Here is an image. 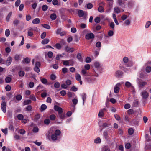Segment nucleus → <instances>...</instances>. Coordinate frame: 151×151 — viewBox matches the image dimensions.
<instances>
[{"label": "nucleus", "mask_w": 151, "mask_h": 151, "mask_svg": "<svg viewBox=\"0 0 151 151\" xmlns=\"http://www.w3.org/2000/svg\"><path fill=\"white\" fill-rule=\"evenodd\" d=\"M122 63H124L123 64L127 67H132L133 65V62L129 60L128 58L127 57H124L123 58Z\"/></svg>", "instance_id": "f257e3e1"}, {"label": "nucleus", "mask_w": 151, "mask_h": 151, "mask_svg": "<svg viewBox=\"0 0 151 151\" xmlns=\"http://www.w3.org/2000/svg\"><path fill=\"white\" fill-rule=\"evenodd\" d=\"M94 72H101L102 70V65L98 62L96 61L94 63Z\"/></svg>", "instance_id": "f03ea898"}, {"label": "nucleus", "mask_w": 151, "mask_h": 151, "mask_svg": "<svg viewBox=\"0 0 151 151\" xmlns=\"http://www.w3.org/2000/svg\"><path fill=\"white\" fill-rule=\"evenodd\" d=\"M145 138L146 141L145 148L147 149H151V138L149 137L147 134H146L145 135Z\"/></svg>", "instance_id": "7ed1b4c3"}, {"label": "nucleus", "mask_w": 151, "mask_h": 151, "mask_svg": "<svg viewBox=\"0 0 151 151\" xmlns=\"http://www.w3.org/2000/svg\"><path fill=\"white\" fill-rule=\"evenodd\" d=\"M61 134V131L58 129L56 130L54 133H53L51 136V139L53 140H56L57 139L58 136Z\"/></svg>", "instance_id": "20e7f679"}, {"label": "nucleus", "mask_w": 151, "mask_h": 151, "mask_svg": "<svg viewBox=\"0 0 151 151\" xmlns=\"http://www.w3.org/2000/svg\"><path fill=\"white\" fill-rule=\"evenodd\" d=\"M98 76V74L97 73L91 74V77L87 79L88 82L89 83L94 82L96 80V77Z\"/></svg>", "instance_id": "39448f33"}, {"label": "nucleus", "mask_w": 151, "mask_h": 151, "mask_svg": "<svg viewBox=\"0 0 151 151\" xmlns=\"http://www.w3.org/2000/svg\"><path fill=\"white\" fill-rule=\"evenodd\" d=\"M41 65V64L39 62H36L35 63V66L34 68V70L37 72L39 73L40 71L39 68Z\"/></svg>", "instance_id": "423d86ee"}, {"label": "nucleus", "mask_w": 151, "mask_h": 151, "mask_svg": "<svg viewBox=\"0 0 151 151\" xmlns=\"http://www.w3.org/2000/svg\"><path fill=\"white\" fill-rule=\"evenodd\" d=\"M63 64L65 66H73L74 64V62L73 60H70L64 61L63 62Z\"/></svg>", "instance_id": "0eeeda50"}, {"label": "nucleus", "mask_w": 151, "mask_h": 151, "mask_svg": "<svg viewBox=\"0 0 151 151\" xmlns=\"http://www.w3.org/2000/svg\"><path fill=\"white\" fill-rule=\"evenodd\" d=\"M140 95L143 99H146L149 96V93L145 90H143L140 93Z\"/></svg>", "instance_id": "6e6552de"}, {"label": "nucleus", "mask_w": 151, "mask_h": 151, "mask_svg": "<svg viewBox=\"0 0 151 151\" xmlns=\"http://www.w3.org/2000/svg\"><path fill=\"white\" fill-rule=\"evenodd\" d=\"M122 83H118L115 86L114 88V91L115 93H119L120 89L119 87Z\"/></svg>", "instance_id": "1a4fd4ad"}, {"label": "nucleus", "mask_w": 151, "mask_h": 151, "mask_svg": "<svg viewBox=\"0 0 151 151\" xmlns=\"http://www.w3.org/2000/svg\"><path fill=\"white\" fill-rule=\"evenodd\" d=\"M94 35L92 33H88L85 35V38L87 40L92 39L94 38Z\"/></svg>", "instance_id": "9d476101"}, {"label": "nucleus", "mask_w": 151, "mask_h": 151, "mask_svg": "<svg viewBox=\"0 0 151 151\" xmlns=\"http://www.w3.org/2000/svg\"><path fill=\"white\" fill-rule=\"evenodd\" d=\"M106 111V109L104 108L100 110L98 114V116L99 117L102 118L104 116V112Z\"/></svg>", "instance_id": "9b49d317"}, {"label": "nucleus", "mask_w": 151, "mask_h": 151, "mask_svg": "<svg viewBox=\"0 0 151 151\" xmlns=\"http://www.w3.org/2000/svg\"><path fill=\"white\" fill-rule=\"evenodd\" d=\"M54 109L55 111L58 112V114L63 113V109L57 105H54Z\"/></svg>", "instance_id": "f8f14e48"}, {"label": "nucleus", "mask_w": 151, "mask_h": 151, "mask_svg": "<svg viewBox=\"0 0 151 151\" xmlns=\"http://www.w3.org/2000/svg\"><path fill=\"white\" fill-rule=\"evenodd\" d=\"M103 137L106 140H109L110 139V138L108 135V132L107 131H104L103 132Z\"/></svg>", "instance_id": "ddd939ff"}, {"label": "nucleus", "mask_w": 151, "mask_h": 151, "mask_svg": "<svg viewBox=\"0 0 151 151\" xmlns=\"http://www.w3.org/2000/svg\"><path fill=\"white\" fill-rule=\"evenodd\" d=\"M147 83L145 81H141L139 82L138 86L140 89H142L145 85H146Z\"/></svg>", "instance_id": "4468645a"}, {"label": "nucleus", "mask_w": 151, "mask_h": 151, "mask_svg": "<svg viewBox=\"0 0 151 151\" xmlns=\"http://www.w3.org/2000/svg\"><path fill=\"white\" fill-rule=\"evenodd\" d=\"M6 103L5 102H3L1 103V109L3 112L5 113L6 112Z\"/></svg>", "instance_id": "2eb2a0df"}, {"label": "nucleus", "mask_w": 151, "mask_h": 151, "mask_svg": "<svg viewBox=\"0 0 151 151\" xmlns=\"http://www.w3.org/2000/svg\"><path fill=\"white\" fill-rule=\"evenodd\" d=\"M12 60V58L10 56H9L8 58L6 63L7 66H8L11 64Z\"/></svg>", "instance_id": "dca6fc26"}, {"label": "nucleus", "mask_w": 151, "mask_h": 151, "mask_svg": "<svg viewBox=\"0 0 151 151\" xmlns=\"http://www.w3.org/2000/svg\"><path fill=\"white\" fill-rule=\"evenodd\" d=\"M123 73L122 71L120 70H117L115 72V76L117 78L121 77L122 76Z\"/></svg>", "instance_id": "f3484780"}, {"label": "nucleus", "mask_w": 151, "mask_h": 151, "mask_svg": "<svg viewBox=\"0 0 151 151\" xmlns=\"http://www.w3.org/2000/svg\"><path fill=\"white\" fill-rule=\"evenodd\" d=\"M58 118L61 119H64L66 118V116L65 113H59L58 114Z\"/></svg>", "instance_id": "a211bd4d"}, {"label": "nucleus", "mask_w": 151, "mask_h": 151, "mask_svg": "<svg viewBox=\"0 0 151 151\" xmlns=\"http://www.w3.org/2000/svg\"><path fill=\"white\" fill-rule=\"evenodd\" d=\"M65 50L67 52H70L72 53L74 51V49L73 48H70L68 46H67L65 48Z\"/></svg>", "instance_id": "6ab92c4d"}, {"label": "nucleus", "mask_w": 151, "mask_h": 151, "mask_svg": "<svg viewBox=\"0 0 151 151\" xmlns=\"http://www.w3.org/2000/svg\"><path fill=\"white\" fill-rule=\"evenodd\" d=\"M40 20L39 18H37L34 19L32 21V23L34 24H37L40 23Z\"/></svg>", "instance_id": "aec40b11"}, {"label": "nucleus", "mask_w": 151, "mask_h": 151, "mask_svg": "<svg viewBox=\"0 0 151 151\" xmlns=\"http://www.w3.org/2000/svg\"><path fill=\"white\" fill-rule=\"evenodd\" d=\"M114 32L112 30H109L108 32V35L105 36L106 38H107L109 37H112L114 35Z\"/></svg>", "instance_id": "412c9836"}, {"label": "nucleus", "mask_w": 151, "mask_h": 151, "mask_svg": "<svg viewBox=\"0 0 151 151\" xmlns=\"http://www.w3.org/2000/svg\"><path fill=\"white\" fill-rule=\"evenodd\" d=\"M50 41L49 39L47 38H45L43 40L42 42L41 43L42 44L44 45L48 43Z\"/></svg>", "instance_id": "4be33fe9"}, {"label": "nucleus", "mask_w": 151, "mask_h": 151, "mask_svg": "<svg viewBox=\"0 0 151 151\" xmlns=\"http://www.w3.org/2000/svg\"><path fill=\"white\" fill-rule=\"evenodd\" d=\"M101 142V140L100 138L98 137L94 140V142L96 144H99Z\"/></svg>", "instance_id": "5701e85b"}, {"label": "nucleus", "mask_w": 151, "mask_h": 151, "mask_svg": "<svg viewBox=\"0 0 151 151\" xmlns=\"http://www.w3.org/2000/svg\"><path fill=\"white\" fill-rule=\"evenodd\" d=\"M134 2L132 1H130L128 2L127 5L130 8L132 7L134 5Z\"/></svg>", "instance_id": "b1692460"}, {"label": "nucleus", "mask_w": 151, "mask_h": 151, "mask_svg": "<svg viewBox=\"0 0 151 151\" xmlns=\"http://www.w3.org/2000/svg\"><path fill=\"white\" fill-rule=\"evenodd\" d=\"M50 18L53 20H55L57 18L56 15L55 13L52 14L50 15Z\"/></svg>", "instance_id": "393cba45"}, {"label": "nucleus", "mask_w": 151, "mask_h": 151, "mask_svg": "<svg viewBox=\"0 0 151 151\" xmlns=\"http://www.w3.org/2000/svg\"><path fill=\"white\" fill-rule=\"evenodd\" d=\"M78 15L80 17H82L83 16L84 14V12L82 10H79L78 13Z\"/></svg>", "instance_id": "a878e982"}, {"label": "nucleus", "mask_w": 151, "mask_h": 151, "mask_svg": "<svg viewBox=\"0 0 151 151\" xmlns=\"http://www.w3.org/2000/svg\"><path fill=\"white\" fill-rule=\"evenodd\" d=\"M114 11L115 13L117 14L119 13L121 11L119 7H115L114 8Z\"/></svg>", "instance_id": "bb28decb"}, {"label": "nucleus", "mask_w": 151, "mask_h": 151, "mask_svg": "<svg viewBox=\"0 0 151 151\" xmlns=\"http://www.w3.org/2000/svg\"><path fill=\"white\" fill-rule=\"evenodd\" d=\"M47 106L45 104H43L41 106V111H43L47 108Z\"/></svg>", "instance_id": "cd10ccee"}, {"label": "nucleus", "mask_w": 151, "mask_h": 151, "mask_svg": "<svg viewBox=\"0 0 151 151\" xmlns=\"http://www.w3.org/2000/svg\"><path fill=\"white\" fill-rule=\"evenodd\" d=\"M81 73L84 76H86L87 72L86 70H85L82 69L81 70Z\"/></svg>", "instance_id": "c85d7f7f"}, {"label": "nucleus", "mask_w": 151, "mask_h": 151, "mask_svg": "<svg viewBox=\"0 0 151 151\" xmlns=\"http://www.w3.org/2000/svg\"><path fill=\"white\" fill-rule=\"evenodd\" d=\"M125 85V86L127 88H129L130 87H133V86H132V84L130 83L128 81L126 82Z\"/></svg>", "instance_id": "c756f323"}, {"label": "nucleus", "mask_w": 151, "mask_h": 151, "mask_svg": "<svg viewBox=\"0 0 151 151\" xmlns=\"http://www.w3.org/2000/svg\"><path fill=\"white\" fill-rule=\"evenodd\" d=\"M12 12H10L9 14H8L7 15L6 17V20L8 22L10 19V17H11L12 15Z\"/></svg>", "instance_id": "7c9ffc66"}, {"label": "nucleus", "mask_w": 151, "mask_h": 151, "mask_svg": "<svg viewBox=\"0 0 151 151\" xmlns=\"http://www.w3.org/2000/svg\"><path fill=\"white\" fill-rule=\"evenodd\" d=\"M32 30H30V28L28 31V36L30 37H32L33 35V33L32 31Z\"/></svg>", "instance_id": "2f4dec72"}, {"label": "nucleus", "mask_w": 151, "mask_h": 151, "mask_svg": "<svg viewBox=\"0 0 151 151\" xmlns=\"http://www.w3.org/2000/svg\"><path fill=\"white\" fill-rule=\"evenodd\" d=\"M82 99L83 101V104H84V102L86 99V94L85 93H83L82 94Z\"/></svg>", "instance_id": "473e14b6"}, {"label": "nucleus", "mask_w": 151, "mask_h": 151, "mask_svg": "<svg viewBox=\"0 0 151 151\" xmlns=\"http://www.w3.org/2000/svg\"><path fill=\"white\" fill-rule=\"evenodd\" d=\"M76 79L78 81H80L81 80V76L79 74H76L75 76Z\"/></svg>", "instance_id": "72a5a7b5"}, {"label": "nucleus", "mask_w": 151, "mask_h": 151, "mask_svg": "<svg viewBox=\"0 0 151 151\" xmlns=\"http://www.w3.org/2000/svg\"><path fill=\"white\" fill-rule=\"evenodd\" d=\"M151 25V22L150 21H147L145 25V28H147L149 27V26Z\"/></svg>", "instance_id": "f704fd0d"}, {"label": "nucleus", "mask_w": 151, "mask_h": 151, "mask_svg": "<svg viewBox=\"0 0 151 151\" xmlns=\"http://www.w3.org/2000/svg\"><path fill=\"white\" fill-rule=\"evenodd\" d=\"M98 10L100 12H104V8L101 6H100L98 8Z\"/></svg>", "instance_id": "c9c22d12"}, {"label": "nucleus", "mask_w": 151, "mask_h": 151, "mask_svg": "<svg viewBox=\"0 0 151 151\" xmlns=\"http://www.w3.org/2000/svg\"><path fill=\"white\" fill-rule=\"evenodd\" d=\"M10 34V31L9 29H6L5 31V35L6 37H8L9 36Z\"/></svg>", "instance_id": "e433bc0d"}, {"label": "nucleus", "mask_w": 151, "mask_h": 151, "mask_svg": "<svg viewBox=\"0 0 151 151\" xmlns=\"http://www.w3.org/2000/svg\"><path fill=\"white\" fill-rule=\"evenodd\" d=\"M41 25L45 28L47 29H50V26L47 24H42Z\"/></svg>", "instance_id": "4c0bfd02"}, {"label": "nucleus", "mask_w": 151, "mask_h": 151, "mask_svg": "<svg viewBox=\"0 0 151 151\" xmlns=\"http://www.w3.org/2000/svg\"><path fill=\"white\" fill-rule=\"evenodd\" d=\"M31 101L30 100H26L24 101V105H25L28 104H30Z\"/></svg>", "instance_id": "58836bf2"}, {"label": "nucleus", "mask_w": 151, "mask_h": 151, "mask_svg": "<svg viewBox=\"0 0 151 151\" xmlns=\"http://www.w3.org/2000/svg\"><path fill=\"white\" fill-rule=\"evenodd\" d=\"M40 80L41 82L44 84H46L47 82V80L45 78L41 79Z\"/></svg>", "instance_id": "ea45409f"}, {"label": "nucleus", "mask_w": 151, "mask_h": 151, "mask_svg": "<svg viewBox=\"0 0 151 151\" xmlns=\"http://www.w3.org/2000/svg\"><path fill=\"white\" fill-rule=\"evenodd\" d=\"M30 99L32 100L35 101L36 100L35 96L34 95H31L30 96Z\"/></svg>", "instance_id": "a19ab883"}, {"label": "nucleus", "mask_w": 151, "mask_h": 151, "mask_svg": "<svg viewBox=\"0 0 151 151\" xmlns=\"http://www.w3.org/2000/svg\"><path fill=\"white\" fill-rule=\"evenodd\" d=\"M85 70H89L90 68V66L89 64H86L84 66Z\"/></svg>", "instance_id": "79ce46f5"}, {"label": "nucleus", "mask_w": 151, "mask_h": 151, "mask_svg": "<svg viewBox=\"0 0 151 151\" xmlns=\"http://www.w3.org/2000/svg\"><path fill=\"white\" fill-rule=\"evenodd\" d=\"M72 101L73 104L74 105H76L77 104L78 102V99H75V98L73 99L72 100Z\"/></svg>", "instance_id": "37998d69"}, {"label": "nucleus", "mask_w": 151, "mask_h": 151, "mask_svg": "<svg viewBox=\"0 0 151 151\" xmlns=\"http://www.w3.org/2000/svg\"><path fill=\"white\" fill-rule=\"evenodd\" d=\"M123 0H118V4L119 6H121L122 5L124 4L125 3L123 1Z\"/></svg>", "instance_id": "c03bdc74"}, {"label": "nucleus", "mask_w": 151, "mask_h": 151, "mask_svg": "<svg viewBox=\"0 0 151 151\" xmlns=\"http://www.w3.org/2000/svg\"><path fill=\"white\" fill-rule=\"evenodd\" d=\"M47 55L49 58H51L53 57V53L51 51H49L48 52Z\"/></svg>", "instance_id": "a18cd8bd"}, {"label": "nucleus", "mask_w": 151, "mask_h": 151, "mask_svg": "<svg viewBox=\"0 0 151 151\" xmlns=\"http://www.w3.org/2000/svg\"><path fill=\"white\" fill-rule=\"evenodd\" d=\"M48 8V6L46 5H43L42 7V10L44 11H45L47 10Z\"/></svg>", "instance_id": "49530a36"}, {"label": "nucleus", "mask_w": 151, "mask_h": 151, "mask_svg": "<svg viewBox=\"0 0 151 151\" xmlns=\"http://www.w3.org/2000/svg\"><path fill=\"white\" fill-rule=\"evenodd\" d=\"M101 151H110L109 148L106 146L104 147Z\"/></svg>", "instance_id": "de8ad7c7"}, {"label": "nucleus", "mask_w": 151, "mask_h": 151, "mask_svg": "<svg viewBox=\"0 0 151 151\" xmlns=\"http://www.w3.org/2000/svg\"><path fill=\"white\" fill-rule=\"evenodd\" d=\"M130 105L127 103L124 106V108L126 109H128L130 108Z\"/></svg>", "instance_id": "09e8293b"}, {"label": "nucleus", "mask_w": 151, "mask_h": 151, "mask_svg": "<svg viewBox=\"0 0 151 151\" xmlns=\"http://www.w3.org/2000/svg\"><path fill=\"white\" fill-rule=\"evenodd\" d=\"M131 145L129 143H127L125 145V147L126 149H129L131 147Z\"/></svg>", "instance_id": "8fccbe9b"}, {"label": "nucleus", "mask_w": 151, "mask_h": 151, "mask_svg": "<svg viewBox=\"0 0 151 151\" xmlns=\"http://www.w3.org/2000/svg\"><path fill=\"white\" fill-rule=\"evenodd\" d=\"M95 22L97 23H99L100 21V18L99 17H97L95 18L94 19Z\"/></svg>", "instance_id": "3c124183"}, {"label": "nucleus", "mask_w": 151, "mask_h": 151, "mask_svg": "<svg viewBox=\"0 0 151 151\" xmlns=\"http://www.w3.org/2000/svg\"><path fill=\"white\" fill-rule=\"evenodd\" d=\"M19 76H20L22 77L25 74V73L23 71H20L19 72Z\"/></svg>", "instance_id": "603ef678"}, {"label": "nucleus", "mask_w": 151, "mask_h": 151, "mask_svg": "<svg viewBox=\"0 0 151 151\" xmlns=\"http://www.w3.org/2000/svg\"><path fill=\"white\" fill-rule=\"evenodd\" d=\"M24 118L23 115L22 114H19L17 115L18 119L19 120H22Z\"/></svg>", "instance_id": "864d4df0"}, {"label": "nucleus", "mask_w": 151, "mask_h": 151, "mask_svg": "<svg viewBox=\"0 0 151 151\" xmlns=\"http://www.w3.org/2000/svg\"><path fill=\"white\" fill-rule=\"evenodd\" d=\"M91 61V59L90 57H87L85 60V62L87 63H89Z\"/></svg>", "instance_id": "5fc2aeb1"}, {"label": "nucleus", "mask_w": 151, "mask_h": 151, "mask_svg": "<svg viewBox=\"0 0 151 151\" xmlns=\"http://www.w3.org/2000/svg\"><path fill=\"white\" fill-rule=\"evenodd\" d=\"M54 47H55L57 49H60L61 48V46L60 45L59 43H57L54 46Z\"/></svg>", "instance_id": "6e6d98bb"}, {"label": "nucleus", "mask_w": 151, "mask_h": 151, "mask_svg": "<svg viewBox=\"0 0 151 151\" xmlns=\"http://www.w3.org/2000/svg\"><path fill=\"white\" fill-rule=\"evenodd\" d=\"M60 83L59 82H57L55 83L54 87L56 88H58L60 86Z\"/></svg>", "instance_id": "4d7b16f0"}, {"label": "nucleus", "mask_w": 151, "mask_h": 151, "mask_svg": "<svg viewBox=\"0 0 151 151\" xmlns=\"http://www.w3.org/2000/svg\"><path fill=\"white\" fill-rule=\"evenodd\" d=\"M20 0H17L15 3V6L16 7H18L20 4Z\"/></svg>", "instance_id": "13d9d810"}, {"label": "nucleus", "mask_w": 151, "mask_h": 151, "mask_svg": "<svg viewBox=\"0 0 151 151\" xmlns=\"http://www.w3.org/2000/svg\"><path fill=\"white\" fill-rule=\"evenodd\" d=\"M93 6V5L91 3H88L87 4V7L88 9H91Z\"/></svg>", "instance_id": "bf43d9fd"}, {"label": "nucleus", "mask_w": 151, "mask_h": 151, "mask_svg": "<svg viewBox=\"0 0 151 151\" xmlns=\"http://www.w3.org/2000/svg\"><path fill=\"white\" fill-rule=\"evenodd\" d=\"M11 81V78L9 77H6L5 78V81L7 83H9Z\"/></svg>", "instance_id": "052dcab7"}, {"label": "nucleus", "mask_w": 151, "mask_h": 151, "mask_svg": "<svg viewBox=\"0 0 151 151\" xmlns=\"http://www.w3.org/2000/svg\"><path fill=\"white\" fill-rule=\"evenodd\" d=\"M147 72L149 73L151 71V67L150 66L147 67L145 69Z\"/></svg>", "instance_id": "680f3d73"}, {"label": "nucleus", "mask_w": 151, "mask_h": 151, "mask_svg": "<svg viewBox=\"0 0 151 151\" xmlns=\"http://www.w3.org/2000/svg\"><path fill=\"white\" fill-rule=\"evenodd\" d=\"M34 83L32 82H30L29 83V87L31 88H33L34 87Z\"/></svg>", "instance_id": "e2e57ef3"}, {"label": "nucleus", "mask_w": 151, "mask_h": 151, "mask_svg": "<svg viewBox=\"0 0 151 151\" xmlns=\"http://www.w3.org/2000/svg\"><path fill=\"white\" fill-rule=\"evenodd\" d=\"M32 109V107L30 105L27 106L26 108V110L27 111H31Z\"/></svg>", "instance_id": "0e129e2a"}, {"label": "nucleus", "mask_w": 151, "mask_h": 151, "mask_svg": "<svg viewBox=\"0 0 151 151\" xmlns=\"http://www.w3.org/2000/svg\"><path fill=\"white\" fill-rule=\"evenodd\" d=\"M128 132L129 134L130 135L132 134L134 132V130L132 128H130L128 130Z\"/></svg>", "instance_id": "69168bd1"}, {"label": "nucleus", "mask_w": 151, "mask_h": 151, "mask_svg": "<svg viewBox=\"0 0 151 151\" xmlns=\"http://www.w3.org/2000/svg\"><path fill=\"white\" fill-rule=\"evenodd\" d=\"M24 62L26 63H30V60L28 58H26L24 59Z\"/></svg>", "instance_id": "338daca9"}, {"label": "nucleus", "mask_w": 151, "mask_h": 151, "mask_svg": "<svg viewBox=\"0 0 151 151\" xmlns=\"http://www.w3.org/2000/svg\"><path fill=\"white\" fill-rule=\"evenodd\" d=\"M101 44L100 42L99 41L97 42L96 44V47L99 48L101 46Z\"/></svg>", "instance_id": "774afa93"}]
</instances>
